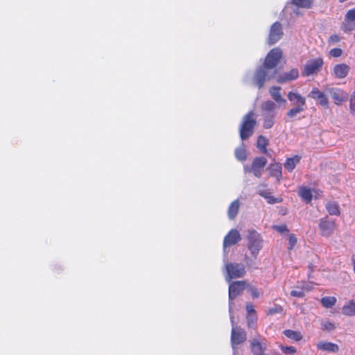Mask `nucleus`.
<instances>
[{
	"label": "nucleus",
	"mask_w": 355,
	"mask_h": 355,
	"mask_svg": "<svg viewBox=\"0 0 355 355\" xmlns=\"http://www.w3.org/2000/svg\"><path fill=\"white\" fill-rule=\"evenodd\" d=\"M282 52L280 49H272L265 58L262 67H259L253 78L254 84L260 89L266 80L275 78L277 74L276 67L282 57Z\"/></svg>",
	"instance_id": "f257e3e1"
},
{
	"label": "nucleus",
	"mask_w": 355,
	"mask_h": 355,
	"mask_svg": "<svg viewBox=\"0 0 355 355\" xmlns=\"http://www.w3.org/2000/svg\"><path fill=\"white\" fill-rule=\"evenodd\" d=\"M256 125L257 115L253 111H250L243 116L239 126V135L241 140H246L253 135Z\"/></svg>",
	"instance_id": "f03ea898"
},
{
	"label": "nucleus",
	"mask_w": 355,
	"mask_h": 355,
	"mask_svg": "<svg viewBox=\"0 0 355 355\" xmlns=\"http://www.w3.org/2000/svg\"><path fill=\"white\" fill-rule=\"evenodd\" d=\"M287 98L293 107L286 113V116L289 119H293L297 114L304 112L306 108V98L296 92H289Z\"/></svg>",
	"instance_id": "7ed1b4c3"
},
{
	"label": "nucleus",
	"mask_w": 355,
	"mask_h": 355,
	"mask_svg": "<svg viewBox=\"0 0 355 355\" xmlns=\"http://www.w3.org/2000/svg\"><path fill=\"white\" fill-rule=\"evenodd\" d=\"M276 104L272 101H266L262 103L261 109L263 116V127L266 129L271 128L275 122L277 112Z\"/></svg>",
	"instance_id": "20e7f679"
},
{
	"label": "nucleus",
	"mask_w": 355,
	"mask_h": 355,
	"mask_svg": "<svg viewBox=\"0 0 355 355\" xmlns=\"http://www.w3.org/2000/svg\"><path fill=\"white\" fill-rule=\"evenodd\" d=\"M225 278L227 282L232 279L243 277L245 275V268L243 263H227L225 264Z\"/></svg>",
	"instance_id": "39448f33"
},
{
	"label": "nucleus",
	"mask_w": 355,
	"mask_h": 355,
	"mask_svg": "<svg viewBox=\"0 0 355 355\" xmlns=\"http://www.w3.org/2000/svg\"><path fill=\"white\" fill-rule=\"evenodd\" d=\"M232 323V332H231V345L234 351V355L236 353V346L244 343L246 340L247 335L244 329L240 327L234 326V316L232 313L230 315Z\"/></svg>",
	"instance_id": "423d86ee"
},
{
	"label": "nucleus",
	"mask_w": 355,
	"mask_h": 355,
	"mask_svg": "<svg viewBox=\"0 0 355 355\" xmlns=\"http://www.w3.org/2000/svg\"><path fill=\"white\" fill-rule=\"evenodd\" d=\"M229 312L232 313L233 300L239 296L247 286L245 281H236L229 282Z\"/></svg>",
	"instance_id": "0eeeda50"
},
{
	"label": "nucleus",
	"mask_w": 355,
	"mask_h": 355,
	"mask_svg": "<svg viewBox=\"0 0 355 355\" xmlns=\"http://www.w3.org/2000/svg\"><path fill=\"white\" fill-rule=\"evenodd\" d=\"M248 249L254 258L262 248V240L260 234L254 230H249L247 236Z\"/></svg>",
	"instance_id": "6e6552de"
},
{
	"label": "nucleus",
	"mask_w": 355,
	"mask_h": 355,
	"mask_svg": "<svg viewBox=\"0 0 355 355\" xmlns=\"http://www.w3.org/2000/svg\"><path fill=\"white\" fill-rule=\"evenodd\" d=\"M318 226L320 234L325 237L331 236L336 229L335 222L329 220L327 217L320 219Z\"/></svg>",
	"instance_id": "1a4fd4ad"
},
{
	"label": "nucleus",
	"mask_w": 355,
	"mask_h": 355,
	"mask_svg": "<svg viewBox=\"0 0 355 355\" xmlns=\"http://www.w3.org/2000/svg\"><path fill=\"white\" fill-rule=\"evenodd\" d=\"M322 64L323 61L321 58L308 60L304 65V70L302 71V76H309L311 75L317 73L322 67Z\"/></svg>",
	"instance_id": "9d476101"
},
{
	"label": "nucleus",
	"mask_w": 355,
	"mask_h": 355,
	"mask_svg": "<svg viewBox=\"0 0 355 355\" xmlns=\"http://www.w3.org/2000/svg\"><path fill=\"white\" fill-rule=\"evenodd\" d=\"M283 35L282 24L279 22H275L270 27L268 42L270 44H274L279 41Z\"/></svg>",
	"instance_id": "9b49d317"
},
{
	"label": "nucleus",
	"mask_w": 355,
	"mask_h": 355,
	"mask_svg": "<svg viewBox=\"0 0 355 355\" xmlns=\"http://www.w3.org/2000/svg\"><path fill=\"white\" fill-rule=\"evenodd\" d=\"M241 240V234L239 231L233 229L230 230L228 234L225 236L223 241L224 251L227 247L233 245Z\"/></svg>",
	"instance_id": "f8f14e48"
},
{
	"label": "nucleus",
	"mask_w": 355,
	"mask_h": 355,
	"mask_svg": "<svg viewBox=\"0 0 355 355\" xmlns=\"http://www.w3.org/2000/svg\"><path fill=\"white\" fill-rule=\"evenodd\" d=\"M327 92L330 94L334 103L337 105L347 101L348 94L338 88H328Z\"/></svg>",
	"instance_id": "ddd939ff"
},
{
	"label": "nucleus",
	"mask_w": 355,
	"mask_h": 355,
	"mask_svg": "<svg viewBox=\"0 0 355 355\" xmlns=\"http://www.w3.org/2000/svg\"><path fill=\"white\" fill-rule=\"evenodd\" d=\"M308 96L313 99L318 100L319 104L324 107H329V101L327 96L324 92L320 91L318 88H313L311 92L309 94Z\"/></svg>",
	"instance_id": "4468645a"
},
{
	"label": "nucleus",
	"mask_w": 355,
	"mask_h": 355,
	"mask_svg": "<svg viewBox=\"0 0 355 355\" xmlns=\"http://www.w3.org/2000/svg\"><path fill=\"white\" fill-rule=\"evenodd\" d=\"M350 67L346 64H336L333 69V73L337 78H345L349 72Z\"/></svg>",
	"instance_id": "2eb2a0df"
},
{
	"label": "nucleus",
	"mask_w": 355,
	"mask_h": 355,
	"mask_svg": "<svg viewBox=\"0 0 355 355\" xmlns=\"http://www.w3.org/2000/svg\"><path fill=\"white\" fill-rule=\"evenodd\" d=\"M250 347L254 355H259L266 349V344L261 342L259 338H254L251 340Z\"/></svg>",
	"instance_id": "dca6fc26"
},
{
	"label": "nucleus",
	"mask_w": 355,
	"mask_h": 355,
	"mask_svg": "<svg viewBox=\"0 0 355 355\" xmlns=\"http://www.w3.org/2000/svg\"><path fill=\"white\" fill-rule=\"evenodd\" d=\"M317 348L320 350L328 352L336 353L339 351V346L337 344L327 341L318 342L317 344Z\"/></svg>",
	"instance_id": "f3484780"
},
{
	"label": "nucleus",
	"mask_w": 355,
	"mask_h": 355,
	"mask_svg": "<svg viewBox=\"0 0 355 355\" xmlns=\"http://www.w3.org/2000/svg\"><path fill=\"white\" fill-rule=\"evenodd\" d=\"M298 76V70L297 69H292L289 71L285 72L282 75L278 76L277 82L283 83L287 81L294 80L297 78Z\"/></svg>",
	"instance_id": "a211bd4d"
},
{
	"label": "nucleus",
	"mask_w": 355,
	"mask_h": 355,
	"mask_svg": "<svg viewBox=\"0 0 355 355\" xmlns=\"http://www.w3.org/2000/svg\"><path fill=\"white\" fill-rule=\"evenodd\" d=\"M281 87H272L270 90V94L272 96V99L279 104L286 103V101L284 98L280 94Z\"/></svg>",
	"instance_id": "6ab92c4d"
},
{
	"label": "nucleus",
	"mask_w": 355,
	"mask_h": 355,
	"mask_svg": "<svg viewBox=\"0 0 355 355\" xmlns=\"http://www.w3.org/2000/svg\"><path fill=\"white\" fill-rule=\"evenodd\" d=\"M240 208V202L239 200H234L228 207L227 215L230 220H233L236 216L238 211Z\"/></svg>",
	"instance_id": "aec40b11"
},
{
	"label": "nucleus",
	"mask_w": 355,
	"mask_h": 355,
	"mask_svg": "<svg viewBox=\"0 0 355 355\" xmlns=\"http://www.w3.org/2000/svg\"><path fill=\"white\" fill-rule=\"evenodd\" d=\"M301 157L298 155H295L293 157L288 158L284 164V167L289 172L293 171L296 165L300 162Z\"/></svg>",
	"instance_id": "412c9836"
},
{
	"label": "nucleus",
	"mask_w": 355,
	"mask_h": 355,
	"mask_svg": "<svg viewBox=\"0 0 355 355\" xmlns=\"http://www.w3.org/2000/svg\"><path fill=\"white\" fill-rule=\"evenodd\" d=\"M283 334L287 338L295 341H300L302 339V336L300 331L286 329L284 331Z\"/></svg>",
	"instance_id": "4be33fe9"
},
{
	"label": "nucleus",
	"mask_w": 355,
	"mask_h": 355,
	"mask_svg": "<svg viewBox=\"0 0 355 355\" xmlns=\"http://www.w3.org/2000/svg\"><path fill=\"white\" fill-rule=\"evenodd\" d=\"M325 207L330 215L338 216L340 214V208L338 203L335 202H329Z\"/></svg>",
	"instance_id": "5701e85b"
},
{
	"label": "nucleus",
	"mask_w": 355,
	"mask_h": 355,
	"mask_svg": "<svg viewBox=\"0 0 355 355\" xmlns=\"http://www.w3.org/2000/svg\"><path fill=\"white\" fill-rule=\"evenodd\" d=\"M268 144V140L263 136L260 135L257 139V148L264 154L268 153L266 146Z\"/></svg>",
	"instance_id": "b1692460"
},
{
	"label": "nucleus",
	"mask_w": 355,
	"mask_h": 355,
	"mask_svg": "<svg viewBox=\"0 0 355 355\" xmlns=\"http://www.w3.org/2000/svg\"><path fill=\"white\" fill-rule=\"evenodd\" d=\"M270 173L272 176L275 177L278 180L282 177V166L279 164H270Z\"/></svg>",
	"instance_id": "393cba45"
},
{
	"label": "nucleus",
	"mask_w": 355,
	"mask_h": 355,
	"mask_svg": "<svg viewBox=\"0 0 355 355\" xmlns=\"http://www.w3.org/2000/svg\"><path fill=\"white\" fill-rule=\"evenodd\" d=\"M342 312L345 315H355V303L354 302H350L347 304L343 306Z\"/></svg>",
	"instance_id": "a878e982"
},
{
	"label": "nucleus",
	"mask_w": 355,
	"mask_h": 355,
	"mask_svg": "<svg viewBox=\"0 0 355 355\" xmlns=\"http://www.w3.org/2000/svg\"><path fill=\"white\" fill-rule=\"evenodd\" d=\"M299 195L306 202H311L312 200V192L310 189L306 187H302L299 191Z\"/></svg>",
	"instance_id": "bb28decb"
},
{
	"label": "nucleus",
	"mask_w": 355,
	"mask_h": 355,
	"mask_svg": "<svg viewBox=\"0 0 355 355\" xmlns=\"http://www.w3.org/2000/svg\"><path fill=\"white\" fill-rule=\"evenodd\" d=\"M292 3L300 8H310L313 4V0H292Z\"/></svg>",
	"instance_id": "cd10ccee"
},
{
	"label": "nucleus",
	"mask_w": 355,
	"mask_h": 355,
	"mask_svg": "<svg viewBox=\"0 0 355 355\" xmlns=\"http://www.w3.org/2000/svg\"><path fill=\"white\" fill-rule=\"evenodd\" d=\"M267 164V159L264 157H256L252 164V166L263 169Z\"/></svg>",
	"instance_id": "c85d7f7f"
},
{
	"label": "nucleus",
	"mask_w": 355,
	"mask_h": 355,
	"mask_svg": "<svg viewBox=\"0 0 355 355\" xmlns=\"http://www.w3.org/2000/svg\"><path fill=\"white\" fill-rule=\"evenodd\" d=\"M336 302V299L334 297H324L321 300V303L325 308L332 307Z\"/></svg>",
	"instance_id": "c756f323"
},
{
	"label": "nucleus",
	"mask_w": 355,
	"mask_h": 355,
	"mask_svg": "<svg viewBox=\"0 0 355 355\" xmlns=\"http://www.w3.org/2000/svg\"><path fill=\"white\" fill-rule=\"evenodd\" d=\"M355 28V22L348 21L345 17V21L343 22L341 29L344 32H351Z\"/></svg>",
	"instance_id": "7c9ffc66"
},
{
	"label": "nucleus",
	"mask_w": 355,
	"mask_h": 355,
	"mask_svg": "<svg viewBox=\"0 0 355 355\" xmlns=\"http://www.w3.org/2000/svg\"><path fill=\"white\" fill-rule=\"evenodd\" d=\"M235 155L236 158L241 161L246 159L245 150L243 148H238L235 150Z\"/></svg>",
	"instance_id": "2f4dec72"
},
{
	"label": "nucleus",
	"mask_w": 355,
	"mask_h": 355,
	"mask_svg": "<svg viewBox=\"0 0 355 355\" xmlns=\"http://www.w3.org/2000/svg\"><path fill=\"white\" fill-rule=\"evenodd\" d=\"M256 315H250L247 316L248 326L250 328H253L257 322Z\"/></svg>",
	"instance_id": "473e14b6"
},
{
	"label": "nucleus",
	"mask_w": 355,
	"mask_h": 355,
	"mask_svg": "<svg viewBox=\"0 0 355 355\" xmlns=\"http://www.w3.org/2000/svg\"><path fill=\"white\" fill-rule=\"evenodd\" d=\"M281 349L286 354L293 355V354H294L296 352V348L295 347H293V346H289V347L282 346L281 347Z\"/></svg>",
	"instance_id": "72a5a7b5"
},
{
	"label": "nucleus",
	"mask_w": 355,
	"mask_h": 355,
	"mask_svg": "<svg viewBox=\"0 0 355 355\" xmlns=\"http://www.w3.org/2000/svg\"><path fill=\"white\" fill-rule=\"evenodd\" d=\"M345 18L348 21L355 22V8L349 10L345 15Z\"/></svg>",
	"instance_id": "f704fd0d"
},
{
	"label": "nucleus",
	"mask_w": 355,
	"mask_h": 355,
	"mask_svg": "<svg viewBox=\"0 0 355 355\" xmlns=\"http://www.w3.org/2000/svg\"><path fill=\"white\" fill-rule=\"evenodd\" d=\"M343 53V51L342 49H339V48H334V49H332L330 51H329V54L332 56V57H334V58H338V57H340Z\"/></svg>",
	"instance_id": "c9c22d12"
},
{
	"label": "nucleus",
	"mask_w": 355,
	"mask_h": 355,
	"mask_svg": "<svg viewBox=\"0 0 355 355\" xmlns=\"http://www.w3.org/2000/svg\"><path fill=\"white\" fill-rule=\"evenodd\" d=\"M322 327H323V329H324L329 331H333L335 329V326H334V323H332L329 321H326V322H323Z\"/></svg>",
	"instance_id": "e433bc0d"
},
{
	"label": "nucleus",
	"mask_w": 355,
	"mask_h": 355,
	"mask_svg": "<svg viewBox=\"0 0 355 355\" xmlns=\"http://www.w3.org/2000/svg\"><path fill=\"white\" fill-rule=\"evenodd\" d=\"M249 292L250 293L252 297L254 299L258 298L259 297V291L254 286H249Z\"/></svg>",
	"instance_id": "4c0bfd02"
},
{
	"label": "nucleus",
	"mask_w": 355,
	"mask_h": 355,
	"mask_svg": "<svg viewBox=\"0 0 355 355\" xmlns=\"http://www.w3.org/2000/svg\"><path fill=\"white\" fill-rule=\"evenodd\" d=\"M282 309L280 306H275V307L270 308L268 311V314L269 315H274L277 313L282 312Z\"/></svg>",
	"instance_id": "58836bf2"
},
{
	"label": "nucleus",
	"mask_w": 355,
	"mask_h": 355,
	"mask_svg": "<svg viewBox=\"0 0 355 355\" xmlns=\"http://www.w3.org/2000/svg\"><path fill=\"white\" fill-rule=\"evenodd\" d=\"M297 243V238L294 234L289 235V247L288 249L291 250Z\"/></svg>",
	"instance_id": "ea45409f"
},
{
	"label": "nucleus",
	"mask_w": 355,
	"mask_h": 355,
	"mask_svg": "<svg viewBox=\"0 0 355 355\" xmlns=\"http://www.w3.org/2000/svg\"><path fill=\"white\" fill-rule=\"evenodd\" d=\"M266 199L267 200V202L269 204H275V203H278V202H281V199L276 198L273 197L272 196H271V194H269L268 196V197L266 198Z\"/></svg>",
	"instance_id": "a19ab883"
},
{
	"label": "nucleus",
	"mask_w": 355,
	"mask_h": 355,
	"mask_svg": "<svg viewBox=\"0 0 355 355\" xmlns=\"http://www.w3.org/2000/svg\"><path fill=\"white\" fill-rule=\"evenodd\" d=\"M246 311L248 312V315H256L255 314V310L254 309V306L251 303H248L246 304Z\"/></svg>",
	"instance_id": "79ce46f5"
},
{
	"label": "nucleus",
	"mask_w": 355,
	"mask_h": 355,
	"mask_svg": "<svg viewBox=\"0 0 355 355\" xmlns=\"http://www.w3.org/2000/svg\"><path fill=\"white\" fill-rule=\"evenodd\" d=\"M257 193L261 196L263 197L264 198H266L268 197L269 194H270V192L267 189L260 188L258 189Z\"/></svg>",
	"instance_id": "37998d69"
},
{
	"label": "nucleus",
	"mask_w": 355,
	"mask_h": 355,
	"mask_svg": "<svg viewBox=\"0 0 355 355\" xmlns=\"http://www.w3.org/2000/svg\"><path fill=\"white\" fill-rule=\"evenodd\" d=\"M274 228L279 232V233H284V232H288V230L285 225H276L274 227Z\"/></svg>",
	"instance_id": "c03bdc74"
},
{
	"label": "nucleus",
	"mask_w": 355,
	"mask_h": 355,
	"mask_svg": "<svg viewBox=\"0 0 355 355\" xmlns=\"http://www.w3.org/2000/svg\"><path fill=\"white\" fill-rule=\"evenodd\" d=\"M350 110L352 112L355 113V92L350 98Z\"/></svg>",
	"instance_id": "a18cd8bd"
},
{
	"label": "nucleus",
	"mask_w": 355,
	"mask_h": 355,
	"mask_svg": "<svg viewBox=\"0 0 355 355\" xmlns=\"http://www.w3.org/2000/svg\"><path fill=\"white\" fill-rule=\"evenodd\" d=\"M251 171L253 173V174L257 177L259 178L261 175L262 169L259 168H255L254 166H252Z\"/></svg>",
	"instance_id": "49530a36"
},
{
	"label": "nucleus",
	"mask_w": 355,
	"mask_h": 355,
	"mask_svg": "<svg viewBox=\"0 0 355 355\" xmlns=\"http://www.w3.org/2000/svg\"><path fill=\"white\" fill-rule=\"evenodd\" d=\"M304 292L302 291L293 290L291 292V295L296 297H302L304 296Z\"/></svg>",
	"instance_id": "de8ad7c7"
},
{
	"label": "nucleus",
	"mask_w": 355,
	"mask_h": 355,
	"mask_svg": "<svg viewBox=\"0 0 355 355\" xmlns=\"http://www.w3.org/2000/svg\"><path fill=\"white\" fill-rule=\"evenodd\" d=\"M329 40L333 43H336L340 41V37L337 35H333L330 37Z\"/></svg>",
	"instance_id": "09e8293b"
},
{
	"label": "nucleus",
	"mask_w": 355,
	"mask_h": 355,
	"mask_svg": "<svg viewBox=\"0 0 355 355\" xmlns=\"http://www.w3.org/2000/svg\"><path fill=\"white\" fill-rule=\"evenodd\" d=\"M248 260H249V258L247 255H245V261L246 262V264L248 266H250V264L248 263Z\"/></svg>",
	"instance_id": "8fccbe9b"
},
{
	"label": "nucleus",
	"mask_w": 355,
	"mask_h": 355,
	"mask_svg": "<svg viewBox=\"0 0 355 355\" xmlns=\"http://www.w3.org/2000/svg\"><path fill=\"white\" fill-rule=\"evenodd\" d=\"M340 3H343L345 1H346L347 0H338Z\"/></svg>",
	"instance_id": "3c124183"
}]
</instances>
